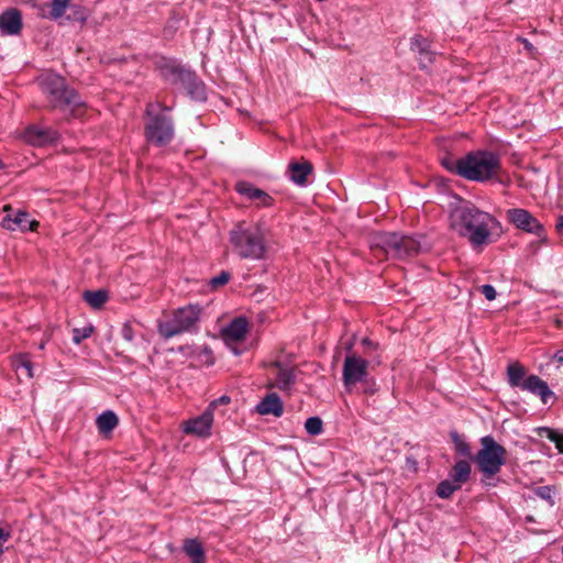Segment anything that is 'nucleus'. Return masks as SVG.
<instances>
[{"label": "nucleus", "instance_id": "nucleus-18", "mask_svg": "<svg viewBox=\"0 0 563 563\" xmlns=\"http://www.w3.org/2000/svg\"><path fill=\"white\" fill-rule=\"evenodd\" d=\"M272 367L278 369L277 376L274 383H269L268 387H276L282 391H289L296 382L294 369L287 366H283L279 361L271 363Z\"/></svg>", "mask_w": 563, "mask_h": 563}, {"label": "nucleus", "instance_id": "nucleus-21", "mask_svg": "<svg viewBox=\"0 0 563 563\" xmlns=\"http://www.w3.org/2000/svg\"><path fill=\"white\" fill-rule=\"evenodd\" d=\"M288 173L290 179L295 184L303 186L307 183L308 175L312 173V165L308 161H303L301 163L294 162L289 164Z\"/></svg>", "mask_w": 563, "mask_h": 563}, {"label": "nucleus", "instance_id": "nucleus-24", "mask_svg": "<svg viewBox=\"0 0 563 563\" xmlns=\"http://www.w3.org/2000/svg\"><path fill=\"white\" fill-rule=\"evenodd\" d=\"M118 423L119 419L117 415L111 410L103 411L98 416L96 420L97 428L101 434L110 433L118 426Z\"/></svg>", "mask_w": 563, "mask_h": 563}, {"label": "nucleus", "instance_id": "nucleus-16", "mask_svg": "<svg viewBox=\"0 0 563 563\" xmlns=\"http://www.w3.org/2000/svg\"><path fill=\"white\" fill-rule=\"evenodd\" d=\"M24 137L26 142L32 145L43 146L55 142L59 137V134L56 130L49 128L31 125L25 130Z\"/></svg>", "mask_w": 563, "mask_h": 563}, {"label": "nucleus", "instance_id": "nucleus-48", "mask_svg": "<svg viewBox=\"0 0 563 563\" xmlns=\"http://www.w3.org/2000/svg\"><path fill=\"white\" fill-rule=\"evenodd\" d=\"M45 344H46V342H45V341H42V342L38 344V349H40V350H44Z\"/></svg>", "mask_w": 563, "mask_h": 563}, {"label": "nucleus", "instance_id": "nucleus-22", "mask_svg": "<svg viewBox=\"0 0 563 563\" xmlns=\"http://www.w3.org/2000/svg\"><path fill=\"white\" fill-rule=\"evenodd\" d=\"M411 49L420 54V65L426 67V63H431L433 59V52L430 49V43L428 38L422 35H416L411 38Z\"/></svg>", "mask_w": 563, "mask_h": 563}, {"label": "nucleus", "instance_id": "nucleus-36", "mask_svg": "<svg viewBox=\"0 0 563 563\" xmlns=\"http://www.w3.org/2000/svg\"><path fill=\"white\" fill-rule=\"evenodd\" d=\"M93 332L92 325L75 328L73 330V342L79 344L82 340L89 338Z\"/></svg>", "mask_w": 563, "mask_h": 563}, {"label": "nucleus", "instance_id": "nucleus-9", "mask_svg": "<svg viewBox=\"0 0 563 563\" xmlns=\"http://www.w3.org/2000/svg\"><path fill=\"white\" fill-rule=\"evenodd\" d=\"M163 75L172 84L184 88L192 99L197 101L207 99L205 85L194 71L179 65L169 64L163 68Z\"/></svg>", "mask_w": 563, "mask_h": 563}, {"label": "nucleus", "instance_id": "nucleus-32", "mask_svg": "<svg viewBox=\"0 0 563 563\" xmlns=\"http://www.w3.org/2000/svg\"><path fill=\"white\" fill-rule=\"evenodd\" d=\"M16 371L23 369L27 378L33 377V365L29 354H20L14 360Z\"/></svg>", "mask_w": 563, "mask_h": 563}, {"label": "nucleus", "instance_id": "nucleus-5", "mask_svg": "<svg viewBox=\"0 0 563 563\" xmlns=\"http://www.w3.org/2000/svg\"><path fill=\"white\" fill-rule=\"evenodd\" d=\"M172 107L165 106L158 101L150 102L146 106L145 114L147 121L144 126V136L146 141L155 146H165L174 139V122L166 113Z\"/></svg>", "mask_w": 563, "mask_h": 563}, {"label": "nucleus", "instance_id": "nucleus-26", "mask_svg": "<svg viewBox=\"0 0 563 563\" xmlns=\"http://www.w3.org/2000/svg\"><path fill=\"white\" fill-rule=\"evenodd\" d=\"M70 3L71 0H52L48 13H42L41 16L53 21L62 20Z\"/></svg>", "mask_w": 563, "mask_h": 563}, {"label": "nucleus", "instance_id": "nucleus-13", "mask_svg": "<svg viewBox=\"0 0 563 563\" xmlns=\"http://www.w3.org/2000/svg\"><path fill=\"white\" fill-rule=\"evenodd\" d=\"M235 190L240 195L255 202L256 207H271L274 202L271 195L247 181H239L235 185Z\"/></svg>", "mask_w": 563, "mask_h": 563}, {"label": "nucleus", "instance_id": "nucleus-19", "mask_svg": "<svg viewBox=\"0 0 563 563\" xmlns=\"http://www.w3.org/2000/svg\"><path fill=\"white\" fill-rule=\"evenodd\" d=\"M249 331V322L244 317L233 319L225 328L222 329V335L225 341H242Z\"/></svg>", "mask_w": 563, "mask_h": 563}, {"label": "nucleus", "instance_id": "nucleus-11", "mask_svg": "<svg viewBox=\"0 0 563 563\" xmlns=\"http://www.w3.org/2000/svg\"><path fill=\"white\" fill-rule=\"evenodd\" d=\"M507 218L516 228L537 235L540 239L539 243L545 241L544 227L528 210L521 208L509 209Z\"/></svg>", "mask_w": 563, "mask_h": 563}, {"label": "nucleus", "instance_id": "nucleus-2", "mask_svg": "<svg viewBox=\"0 0 563 563\" xmlns=\"http://www.w3.org/2000/svg\"><path fill=\"white\" fill-rule=\"evenodd\" d=\"M40 85L52 109L59 110L67 118L84 115L85 102L62 76L47 74L41 78Z\"/></svg>", "mask_w": 563, "mask_h": 563}, {"label": "nucleus", "instance_id": "nucleus-23", "mask_svg": "<svg viewBox=\"0 0 563 563\" xmlns=\"http://www.w3.org/2000/svg\"><path fill=\"white\" fill-rule=\"evenodd\" d=\"M471 471L472 467L470 462L466 460H460L454 464L450 473V478L462 487V485L470 479Z\"/></svg>", "mask_w": 563, "mask_h": 563}, {"label": "nucleus", "instance_id": "nucleus-40", "mask_svg": "<svg viewBox=\"0 0 563 563\" xmlns=\"http://www.w3.org/2000/svg\"><path fill=\"white\" fill-rule=\"evenodd\" d=\"M363 393L365 395H374L377 391V386L372 377H367V382H363Z\"/></svg>", "mask_w": 563, "mask_h": 563}, {"label": "nucleus", "instance_id": "nucleus-39", "mask_svg": "<svg viewBox=\"0 0 563 563\" xmlns=\"http://www.w3.org/2000/svg\"><path fill=\"white\" fill-rule=\"evenodd\" d=\"M230 273L228 272H221L218 276L210 279V286L212 288H218L220 286L225 285L230 280Z\"/></svg>", "mask_w": 563, "mask_h": 563}, {"label": "nucleus", "instance_id": "nucleus-33", "mask_svg": "<svg viewBox=\"0 0 563 563\" xmlns=\"http://www.w3.org/2000/svg\"><path fill=\"white\" fill-rule=\"evenodd\" d=\"M452 441L454 443L455 450L459 454L473 459L470 444L463 440L456 432L452 433Z\"/></svg>", "mask_w": 563, "mask_h": 563}, {"label": "nucleus", "instance_id": "nucleus-20", "mask_svg": "<svg viewBox=\"0 0 563 563\" xmlns=\"http://www.w3.org/2000/svg\"><path fill=\"white\" fill-rule=\"evenodd\" d=\"M256 410L263 416L273 415L275 417H280L284 412V406L279 396L272 393L262 399V401L256 406Z\"/></svg>", "mask_w": 563, "mask_h": 563}, {"label": "nucleus", "instance_id": "nucleus-46", "mask_svg": "<svg viewBox=\"0 0 563 563\" xmlns=\"http://www.w3.org/2000/svg\"><path fill=\"white\" fill-rule=\"evenodd\" d=\"M521 42L523 43L526 49H528V51H532L533 49L532 44L528 40L522 38Z\"/></svg>", "mask_w": 563, "mask_h": 563}, {"label": "nucleus", "instance_id": "nucleus-30", "mask_svg": "<svg viewBox=\"0 0 563 563\" xmlns=\"http://www.w3.org/2000/svg\"><path fill=\"white\" fill-rule=\"evenodd\" d=\"M460 488V484L455 483L453 479H445L439 483L437 487V495L440 498L446 499L450 498L453 495V493Z\"/></svg>", "mask_w": 563, "mask_h": 563}, {"label": "nucleus", "instance_id": "nucleus-10", "mask_svg": "<svg viewBox=\"0 0 563 563\" xmlns=\"http://www.w3.org/2000/svg\"><path fill=\"white\" fill-rule=\"evenodd\" d=\"M369 362L355 353L347 354L343 364V383L347 390L356 384L367 382Z\"/></svg>", "mask_w": 563, "mask_h": 563}, {"label": "nucleus", "instance_id": "nucleus-43", "mask_svg": "<svg viewBox=\"0 0 563 563\" xmlns=\"http://www.w3.org/2000/svg\"><path fill=\"white\" fill-rule=\"evenodd\" d=\"M121 335L122 338L128 341V342H131L133 340V329L130 324L128 323H124L122 329H121Z\"/></svg>", "mask_w": 563, "mask_h": 563}, {"label": "nucleus", "instance_id": "nucleus-15", "mask_svg": "<svg viewBox=\"0 0 563 563\" xmlns=\"http://www.w3.org/2000/svg\"><path fill=\"white\" fill-rule=\"evenodd\" d=\"M22 14L15 8H9L0 14V32L5 35H18L22 30Z\"/></svg>", "mask_w": 563, "mask_h": 563}, {"label": "nucleus", "instance_id": "nucleus-49", "mask_svg": "<svg viewBox=\"0 0 563 563\" xmlns=\"http://www.w3.org/2000/svg\"><path fill=\"white\" fill-rule=\"evenodd\" d=\"M3 167V163L2 161L0 159V169Z\"/></svg>", "mask_w": 563, "mask_h": 563}, {"label": "nucleus", "instance_id": "nucleus-27", "mask_svg": "<svg viewBox=\"0 0 563 563\" xmlns=\"http://www.w3.org/2000/svg\"><path fill=\"white\" fill-rule=\"evenodd\" d=\"M82 298L91 308L99 309L108 301L109 295L104 289L86 290Z\"/></svg>", "mask_w": 563, "mask_h": 563}, {"label": "nucleus", "instance_id": "nucleus-6", "mask_svg": "<svg viewBox=\"0 0 563 563\" xmlns=\"http://www.w3.org/2000/svg\"><path fill=\"white\" fill-rule=\"evenodd\" d=\"M461 169V177L472 181L484 183L495 178L499 174L501 165L499 157L495 153L476 151L463 157Z\"/></svg>", "mask_w": 563, "mask_h": 563}, {"label": "nucleus", "instance_id": "nucleus-8", "mask_svg": "<svg viewBox=\"0 0 563 563\" xmlns=\"http://www.w3.org/2000/svg\"><path fill=\"white\" fill-rule=\"evenodd\" d=\"M201 314L198 305H188L177 309L169 320L158 322L157 329L161 336L170 339L196 328Z\"/></svg>", "mask_w": 563, "mask_h": 563}, {"label": "nucleus", "instance_id": "nucleus-42", "mask_svg": "<svg viewBox=\"0 0 563 563\" xmlns=\"http://www.w3.org/2000/svg\"><path fill=\"white\" fill-rule=\"evenodd\" d=\"M230 401H231L230 397L224 395V396H221L220 398L211 401L207 409H211V412L213 413V410L217 406L228 405V404H230Z\"/></svg>", "mask_w": 563, "mask_h": 563}, {"label": "nucleus", "instance_id": "nucleus-47", "mask_svg": "<svg viewBox=\"0 0 563 563\" xmlns=\"http://www.w3.org/2000/svg\"><path fill=\"white\" fill-rule=\"evenodd\" d=\"M362 344H363L364 346H371V347H374V346H375V345H374V343H373L368 338H364V339L362 340Z\"/></svg>", "mask_w": 563, "mask_h": 563}, {"label": "nucleus", "instance_id": "nucleus-35", "mask_svg": "<svg viewBox=\"0 0 563 563\" xmlns=\"http://www.w3.org/2000/svg\"><path fill=\"white\" fill-rule=\"evenodd\" d=\"M533 493L536 496L540 497L541 499L548 501L550 506L554 505L553 499V487L552 486H539L533 489Z\"/></svg>", "mask_w": 563, "mask_h": 563}, {"label": "nucleus", "instance_id": "nucleus-12", "mask_svg": "<svg viewBox=\"0 0 563 563\" xmlns=\"http://www.w3.org/2000/svg\"><path fill=\"white\" fill-rule=\"evenodd\" d=\"M4 211L8 214L2 220V227L10 231L21 230V231H33L38 225V223L34 220H30L27 212L18 210L14 214L10 212L13 211L11 206H4Z\"/></svg>", "mask_w": 563, "mask_h": 563}, {"label": "nucleus", "instance_id": "nucleus-29", "mask_svg": "<svg viewBox=\"0 0 563 563\" xmlns=\"http://www.w3.org/2000/svg\"><path fill=\"white\" fill-rule=\"evenodd\" d=\"M508 383L512 387H521L525 377V368L519 363H512L507 367Z\"/></svg>", "mask_w": 563, "mask_h": 563}, {"label": "nucleus", "instance_id": "nucleus-7", "mask_svg": "<svg viewBox=\"0 0 563 563\" xmlns=\"http://www.w3.org/2000/svg\"><path fill=\"white\" fill-rule=\"evenodd\" d=\"M481 444L482 449L473 457V461L483 473L482 482L485 485H492L488 479L500 472L501 466L506 463L507 451L490 435L483 437Z\"/></svg>", "mask_w": 563, "mask_h": 563}, {"label": "nucleus", "instance_id": "nucleus-45", "mask_svg": "<svg viewBox=\"0 0 563 563\" xmlns=\"http://www.w3.org/2000/svg\"><path fill=\"white\" fill-rule=\"evenodd\" d=\"M558 231L563 235V216H561L556 223Z\"/></svg>", "mask_w": 563, "mask_h": 563}, {"label": "nucleus", "instance_id": "nucleus-17", "mask_svg": "<svg viewBox=\"0 0 563 563\" xmlns=\"http://www.w3.org/2000/svg\"><path fill=\"white\" fill-rule=\"evenodd\" d=\"M521 389L539 396L543 404H547L549 398L553 397L547 382L537 375L527 376L521 384Z\"/></svg>", "mask_w": 563, "mask_h": 563}, {"label": "nucleus", "instance_id": "nucleus-37", "mask_svg": "<svg viewBox=\"0 0 563 563\" xmlns=\"http://www.w3.org/2000/svg\"><path fill=\"white\" fill-rule=\"evenodd\" d=\"M442 165L451 173H454L461 176V166L463 165V157L460 159H454L451 157H445L442 159Z\"/></svg>", "mask_w": 563, "mask_h": 563}, {"label": "nucleus", "instance_id": "nucleus-1", "mask_svg": "<svg viewBox=\"0 0 563 563\" xmlns=\"http://www.w3.org/2000/svg\"><path fill=\"white\" fill-rule=\"evenodd\" d=\"M449 220L450 229L459 236L467 239L473 249L490 244L494 231L500 227L494 216L482 211L470 201L453 207Z\"/></svg>", "mask_w": 563, "mask_h": 563}, {"label": "nucleus", "instance_id": "nucleus-14", "mask_svg": "<svg viewBox=\"0 0 563 563\" xmlns=\"http://www.w3.org/2000/svg\"><path fill=\"white\" fill-rule=\"evenodd\" d=\"M213 422V413L211 409H206L202 415L188 420L185 423L184 431L188 434H196L198 437H208L211 433V426Z\"/></svg>", "mask_w": 563, "mask_h": 563}, {"label": "nucleus", "instance_id": "nucleus-3", "mask_svg": "<svg viewBox=\"0 0 563 563\" xmlns=\"http://www.w3.org/2000/svg\"><path fill=\"white\" fill-rule=\"evenodd\" d=\"M230 242L242 258L261 260L266 253L264 231L258 223H238L230 232Z\"/></svg>", "mask_w": 563, "mask_h": 563}, {"label": "nucleus", "instance_id": "nucleus-25", "mask_svg": "<svg viewBox=\"0 0 563 563\" xmlns=\"http://www.w3.org/2000/svg\"><path fill=\"white\" fill-rule=\"evenodd\" d=\"M184 552L192 563H205L206 556L201 543L196 539H188L184 543Z\"/></svg>", "mask_w": 563, "mask_h": 563}, {"label": "nucleus", "instance_id": "nucleus-38", "mask_svg": "<svg viewBox=\"0 0 563 563\" xmlns=\"http://www.w3.org/2000/svg\"><path fill=\"white\" fill-rule=\"evenodd\" d=\"M12 537V529L7 525H0V556H2L7 550L5 543Z\"/></svg>", "mask_w": 563, "mask_h": 563}, {"label": "nucleus", "instance_id": "nucleus-34", "mask_svg": "<svg viewBox=\"0 0 563 563\" xmlns=\"http://www.w3.org/2000/svg\"><path fill=\"white\" fill-rule=\"evenodd\" d=\"M307 433L318 435L322 432V420L319 417H310L305 422Z\"/></svg>", "mask_w": 563, "mask_h": 563}, {"label": "nucleus", "instance_id": "nucleus-31", "mask_svg": "<svg viewBox=\"0 0 563 563\" xmlns=\"http://www.w3.org/2000/svg\"><path fill=\"white\" fill-rule=\"evenodd\" d=\"M538 434L540 437L545 435L550 441H552L560 453H563V434L556 433L554 430L542 427L538 429Z\"/></svg>", "mask_w": 563, "mask_h": 563}, {"label": "nucleus", "instance_id": "nucleus-4", "mask_svg": "<svg viewBox=\"0 0 563 563\" xmlns=\"http://www.w3.org/2000/svg\"><path fill=\"white\" fill-rule=\"evenodd\" d=\"M371 249L376 256L405 260L418 255L422 251V245L413 236L382 232L373 235Z\"/></svg>", "mask_w": 563, "mask_h": 563}, {"label": "nucleus", "instance_id": "nucleus-41", "mask_svg": "<svg viewBox=\"0 0 563 563\" xmlns=\"http://www.w3.org/2000/svg\"><path fill=\"white\" fill-rule=\"evenodd\" d=\"M481 292L485 296V298L489 301L496 298V289L492 285H483L481 287Z\"/></svg>", "mask_w": 563, "mask_h": 563}, {"label": "nucleus", "instance_id": "nucleus-28", "mask_svg": "<svg viewBox=\"0 0 563 563\" xmlns=\"http://www.w3.org/2000/svg\"><path fill=\"white\" fill-rule=\"evenodd\" d=\"M67 11L68 13H65L63 18L70 22H78L81 25L86 23L89 16V10L82 5L70 3Z\"/></svg>", "mask_w": 563, "mask_h": 563}, {"label": "nucleus", "instance_id": "nucleus-44", "mask_svg": "<svg viewBox=\"0 0 563 563\" xmlns=\"http://www.w3.org/2000/svg\"><path fill=\"white\" fill-rule=\"evenodd\" d=\"M553 358L560 363V364H563V349L562 350H559L558 352H555V354L553 355Z\"/></svg>", "mask_w": 563, "mask_h": 563}]
</instances>
